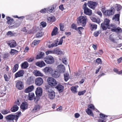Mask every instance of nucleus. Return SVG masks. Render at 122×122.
<instances>
[{
    "label": "nucleus",
    "mask_w": 122,
    "mask_h": 122,
    "mask_svg": "<svg viewBox=\"0 0 122 122\" xmlns=\"http://www.w3.org/2000/svg\"><path fill=\"white\" fill-rule=\"evenodd\" d=\"M87 19L85 15L81 16L77 18V22L79 25H82L84 26L86 24Z\"/></svg>",
    "instance_id": "f257e3e1"
},
{
    "label": "nucleus",
    "mask_w": 122,
    "mask_h": 122,
    "mask_svg": "<svg viewBox=\"0 0 122 122\" xmlns=\"http://www.w3.org/2000/svg\"><path fill=\"white\" fill-rule=\"evenodd\" d=\"M21 114V112L17 113L16 115L11 114L5 117L6 119H8L9 121L11 120L12 122H13V120H15L16 122Z\"/></svg>",
    "instance_id": "f03ea898"
},
{
    "label": "nucleus",
    "mask_w": 122,
    "mask_h": 122,
    "mask_svg": "<svg viewBox=\"0 0 122 122\" xmlns=\"http://www.w3.org/2000/svg\"><path fill=\"white\" fill-rule=\"evenodd\" d=\"M46 90L48 92L47 94L49 98L51 99H54L55 96V93L51 89V87L47 86L46 87Z\"/></svg>",
    "instance_id": "7ed1b4c3"
},
{
    "label": "nucleus",
    "mask_w": 122,
    "mask_h": 122,
    "mask_svg": "<svg viewBox=\"0 0 122 122\" xmlns=\"http://www.w3.org/2000/svg\"><path fill=\"white\" fill-rule=\"evenodd\" d=\"M87 4L85 3L82 6V9L84 10V13L86 15H91L92 14V11L86 6Z\"/></svg>",
    "instance_id": "20e7f679"
},
{
    "label": "nucleus",
    "mask_w": 122,
    "mask_h": 122,
    "mask_svg": "<svg viewBox=\"0 0 122 122\" xmlns=\"http://www.w3.org/2000/svg\"><path fill=\"white\" fill-rule=\"evenodd\" d=\"M47 81L49 84L52 86H54L57 84L56 80L52 77H49L47 79Z\"/></svg>",
    "instance_id": "39448f33"
},
{
    "label": "nucleus",
    "mask_w": 122,
    "mask_h": 122,
    "mask_svg": "<svg viewBox=\"0 0 122 122\" xmlns=\"http://www.w3.org/2000/svg\"><path fill=\"white\" fill-rule=\"evenodd\" d=\"M44 60L45 62L48 64H51L54 62V58L52 56H50L44 58Z\"/></svg>",
    "instance_id": "423d86ee"
},
{
    "label": "nucleus",
    "mask_w": 122,
    "mask_h": 122,
    "mask_svg": "<svg viewBox=\"0 0 122 122\" xmlns=\"http://www.w3.org/2000/svg\"><path fill=\"white\" fill-rule=\"evenodd\" d=\"M97 4V3L96 2L89 1H88L87 4L89 7L93 9H95Z\"/></svg>",
    "instance_id": "0eeeda50"
},
{
    "label": "nucleus",
    "mask_w": 122,
    "mask_h": 122,
    "mask_svg": "<svg viewBox=\"0 0 122 122\" xmlns=\"http://www.w3.org/2000/svg\"><path fill=\"white\" fill-rule=\"evenodd\" d=\"M114 9L113 8H112L110 9L106 10L105 15L106 16H110L113 15L114 14Z\"/></svg>",
    "instance_id": "6e6552de"
},
{
    "label": "nucleus",
    "mask_w": 122,
    "mask_h": 122,
    "mask_svg": "<svg viewBox=\"0 0 122 122\" xmlns=\"http://www.w3.org/2000/svg\"><path fill=\"white\" fill-rule=\"evenodd\" d=\"M57 71L60 73H63L65 71V67L64 66L62 65H60L57 67Z\"/></svg>",
    "instance_id": "1a4fd4ad"
},
{
    "label": "nucleus",
    "mask_w": 122,
    "mask_h": 122,
    "mask_svg": "<svg viewBox=\"0 0 122 122\" xmlns=\"http://www.w3.org/2000/svg\"><path fill=\"white\" fill-rule=\"evenodd\" d=\"M43 82V79L41 78L38 77L36 78L35 81V83L36 85L40 86Z\"/></svg>",
    "instance_id": "9d476101"
},
{
    "label": "nucleus",
    "mask_w": 122,
    "mask_h": 122,
    "mask_svg": "<svg viewBox=\"0 0 122 122\" xmlns=\"http://www.w3.org/2000/svg\"><path fill=\"white\" fill-rule=\"evenodd\" d=\"M24 73V71L22 70H20L15 74V78L22 76Z\"/></svg>",
    "instance_id": "9b49d317"
},
{
    "label": "nucleus",
    "mask_w": 122,
    "mask_h": 122,
    "mask_svg": "<svg viewBox=\"0 0 122 122\" xmlns=\"http://www.w3.org/2000/svg\"><path fill=\"white\" fill-rule=\"evenodd\" d=\"M35 93L36 96L38 97L41 96L42 93V89L39 87L37 88L36 89Z\"/></svg>",
    "instance_id": "f8f14e48"
},
{
    "label": "nucleus",
    "mask_w": 122,
    "mask_h": 122,
    "mask_svg": "<svg viewBox=\"0 0 122 122\" xmlns=\"http://www.w3.org/2000/svg\"><path fill=\"white\" fill-rule=\"evenodd\" d=\"M100 118L102 119H99L98 121V122H106V121L105 120L106 118L107 117V116L105 115L102 113L100 114Z\"/></svg>",
    "instance_id": "ddd939ff"
},
{
    "label": "nucleus",
    "mask_w": 122,
    "mask_h": 122,
    "mask_svg": "<svg viewBox=\"0 0 122 122\" xmlns=\"http://www.w3.org/2000/svg\"><path fill=\"white\" fill-rule=\"evenodd\" d=\"M109 38L110 40L112 42L114 43H116L117 41L119 39H120L119 37L118 36L117 37H115L114 36H112L110 35L109 36Z\"/></svg>",
    "instance_id": "4468645a"
},
{
    "label": "nucleus",
    "mask_w": 122,
    "mask_h": 122,
    "mask_svg": "<svg viewBox=\"0 0 122 122\" xmlns=\"http://www.w3.org/2000/svg\"><path fill=\"white\" fill-rule=\"evenodd\" d=\"M17 88L19 90H21L23 88V83L22 81H20L17 82L16 85Z\"/></svg>",
    "instance_id": "2eb2a0df"
},
{
    "label": "nucleus",
    "mask_w": 122,
    "mask_h": 122,
    "mask_svg": "<svg viewBox=\"0 0 122 122\" xmlns=\"http://www.w3.org/2000/svg\"><path fill=\"white\" fill-rule=\"evenodd\" d=\"M28 103L25 102H23L20 106V108L23 110L27 109L28 108Z\"/></svg>",
    "instance_id": "dca6fc26"
},
{
    "label": "nucleus",
    "mask_w": 122,
    "mask_h": 122,
    "mask_svg": "<svg viewBox=\"0 0 122 122\" xmlns=\"http://www.w3.org/2000/svg\"><path fill=\"white\" fill-rule=\"evenodd\" d=\"M56 7L55 5H53L51 6L48 8H46L47 12L49 13H51L56 8Z\"/></svg>",
    "instance_id": "f3484780"
},
{
    "label": "nucleus",
    "mask_w": 122,
    "mask_h": 122,
    "mask_svg": "<svg viewBox=\"0 0 122 122\" xmlns=\"http://www.w3.org/2000/svg\"><path fill=\"white\" fill-rule=\"evenodd\" d=\"M54 54H56L59 55H63L64 53L61 49L59 48H56L54 49Z\"/></svg>",
    "instance_id": "a211bd4d"
},
{
    "label": "nucleus",
    "mask_w": 122,
    "mask_h": 122,
    "mask_svg": "<svg viewBox=\"0 0 122 122\" xmlns=\"http://www.w3.org/2000/svg\"><path fill=\"white\" fill-rule=\"evenodd\" d=\"M111 31L113 32H115L116 33H119L122 32V29L119 27H117L114 29H111Z\"/></svg>",
    "instance_id": "6ab92c4d"
},
{
    "label": "nucleus",
    "mask_w": 122,
    "mask_h": 122,
    "mask_svg": "<svg viewBox=\"0 0 122 122\" xmlns=\"http://www.w3.org/2000/svg\"><path fill=\"white\" fill-rule=\"evenodd\" d=\"M8 43L11 47H15L16 46V42L14 40L10 41Z\"/></svg>",
    "instance_id": "aec40b11"
},
{
    "label": "nucleus",
    "mask_w": 122,
    "mask_h": 122,
    "mask_svg": "<svg viewBox=\"0 0 122 122\" xmlns=\"http://www.w3.org/2000/svg\"><path fill=\"white\" fill-rule=\"evenodd\" d=\"M90 29L92 31L96 30L97 28L96 24L93 23H90L89 25Z\"/></svg>",
    "instance_id": "412c9836"
},
{
    "label": "nucleus",
    "mask_w": 122,
    "mask_h": 122,
    "mask_svg": "<svg viewBox=\"0 0 122 122\" xmlns=\"http://www.w3.org/2000/svg\"><path fill=\"white\" fill-rule=\"evenodd\" d=\"M34 88L33 85L30 86L26 89L25 90V92L26 93H28L32 91Z\"/></svg>",
    "instance_id": "4be33fe9"
},
{
    "label": "nucleus",
    "mask_w": 122,
    "mask_h": 122,
    "mask_svg": "<svg viewBox=\"0 0 122 122\" xmlns=\"http://www.w3.org/2000/svg\"><path fill=\"white\" fill-rule=\"evenodd\" d=\"M36 65L37 66L40 67H42L45 65V63L43 61L37 62L36 63Z\"/></svg>",
    "instance_id": "5701e85b"
},
{
    "label": "nucleus",
    "mask_w": 122,
    "mask_h": 122,
    "mask_svg": "<svg viewBox=\"0 0 122 122\" xmlns=\"http://www.w3.org/2000/svg\"><path fill=\"white\" fill-rule=\"evenodd\" d=\"M33 73L36 76H43V74L39 71L37 70H35L33 71Z\"/></svg>",
    "instance_id": "b1692460"
},
{
    "label": "nucleus",
    "mask_w": 122,
    "mask_h": 122,
    "mask_svg": "<svg viewBox=\"0 0 122 122\" xmlns=\"http://www.w3.org/2000/svg\"><path fill=\"white\" fill-rule=\"evenodd\" d=\"M59 91V92H62L64 89V87L62 85H57L56 87Z\"/></svg>",
    "instance_id": "393cba45"
},
{
    "label": "nucleus",
    "mask_w": 122,
    "mask_h": 122,
    "mask_svg": "<svg viewBox=\"0 0 122 122\" xmlns=\"http://www.w3.org/2000/svg\"><path fill=\"white\" fill-rule=\"evenodd\" d=\"M120 14H116L113 18V19L116 21H117L119 24Z\"/></svg>",
    "instance_id": "a878e982"
},
{
    "label": "nucleus",
    "mask_w": 122,
    "mask_h": 122,
    "mask_svg": "<svg viewBox=\"0 0 122 122\" xmlns=\"http://www.w3.org/2000/svg\"><path fill=\"white\" fill-rule=\"evenodd\" d=\"M21 66L22 69H26L28 66V64L27 62L25 61L21 64Z\"/></svg>",
    "instance_id": "bb28decb"
},
{
    "label": "nucleus",
    "mask_w": 122,
    "mask_h": 122,
    "mask_svg": "<svg viewBox=\"0 0 122 122\" xmlns=\"http://www.w3.org/2000/svg\"><path fill=\"white\" fill-rule=\"evenodd\" d=\"M43 71L46 73H50L51 72L52 70L51 67H46L43 69Z\"/></svg>",
    "instance_id": "cd10ccee"
},
{
    "label": "nucleus",
    "mask_w": 122,
    "mask_h": 122,
    "mask_svg": "<svg viewBox=\"0 0 122 122\" xmlns=\"http://www.w3.org/2000/svg\"><path fill=\"white\" fill-rule=\"evenodd\" d=\"M58 28L56 27H55L51 33V36H53L57 34L58 33Z\"/></svg>",
    "instance_id": "c85d7f7f"
},
{
    "label": "nucleus",
    "mask_w": 122,
    "mask_h": 122,
    "mask_svg": "<svg viewBox=\"0 0 122 122\" xmlns=\"http://www.w3.org/2000/svg\"><path fill=\"white\" fill-rule=\"evenodd\" d=\"M101 26L102 29L103 30H106L107 28H109V25L103 23L101 24Z\"/></svg>",
    "instance_id": "c756f323"
},
{
    "label": "nucleus",
    "mask_w": 122,
    "mask_h": 122,
    "mask_svg": "<svg viewBox=\"0 0 122 122\" xmlns=\"http://www.w3.org/2000/svg\"><path fill=\"white\" fill-rule=\"evenodd\" d=\"M19 107L17 105H15L11 108V110L12 112H15L17 111Z\"/></svg>",
    "instance_id": "7c9ffc66"
},
{
    "label": "nucleus",
    "mask_w": 122,
    "mask_h": 122,
    "mask_svg": "<svg viewBox=\"0 0 122 122\" xmlns=\"http://www.w3.org/2000/svg\"><path fill=\"white\" fill-rule=\"evenodd\" d=\"M122 9V7L121 5L119 4L116 5L115 6V9L118 11L119 13H120V10Z\"/></svg>",
    "instance_id": "2f4dec72"
},
{
    "label": "nucleus",
    "mask_w": 122,
    "mask_h": 122,
    "mask_svg": "<svg viewBox=\"0 0 122 122\" xmlns=\"http://www.w3.org/2000/svg\"><path fill=\"white\" fill-rule=\"evenodd\" d=\"M34 94L33 92L30 93L29 94L28 98L29 100H33L34 98Z\"/></svg>",
    "instance_id": "473e14b6"
},
{
    "label": "nucleus",
    "mask_w": 122,
    "mask_h": 122,
    "mask_svg": "<svg viewBox=\"0 0 122 122\" xmlns=\"http://www.w3.org/2000/svg\"><path fill=\"white\" fill-rule=\"evenodd\" d=\"M33 79L32 77H30L28 78L27 81V83L28 84H30L33 82Z\"/></svg>",
    "instance_id": "72a5a7b5"
},
{
    "label": "nucleus",
    "mask_w": 122,
    "mask_h": 122,
    "mask_svg": "<svg viewBox=\"0 0 122 122\" xmlns=\"http://www.w3.org/2000/svg\"><path fill=\"white\" fill-rule=\"evenodd\" d=\"M6 19L7 20V23L8 24H11L14 21L13 19L9 17H7Z\"/></svg>",
    "instance_id": "f704fd0d"
},
{
    "label": "nucleus",
    "mask_w": 122,
    "mask_h": 122,
    "mask_svg": "<svg viewBox=\"0 0 122 122\" xmlns=\"http://www.w3.org/2000/svg\"><path fill=\"white\" fill-rule=\"evenodd\" d=\"M60 75V73L56 71H55V72L52 74V76L56 78L59 77Z\"/></svg>",
    "instance_id": "c9c22d12"
},
{
    "label": "nucleus",
    "mask_w": 122,
    "mask_h": 122,
    "mask_svg": "<svg viewBox=\"0 0 122 122\" xmlns=\"http://www.w3.org/2000/svg\"><path fill=\"white\" fill-rule=\"evenodd\" d=\"M19 68V64H16L13 67L12 72L13 73L15 72Z\"/></svg>",
    "instance_id": "e433bc0d"
},
{
    "label": "nucleus",
    "mask_w": 122,
    "mask_h": 122,
    "mask_svg": "<svg viewBox=\"0 0 122 122\" xmlns=\"http://www.w3.org/2000/svg\"><path fill=\"white\" fill-rule=\"evenodd\" d=\"M86 112L87 113L90 115L93 116L94 115L92 111L90 110L89 108H87L86 110Z\"/></svg>",
    "instance_id": "4c0bfd02"
},
{
    "label": "nucleus",
    "mask_w": 122,
    "mask_h": 122,
    "mask_svg": "<svg viewBox=\"0 0 122 122\" xmlns=\"http://www.w3.org/2000/svg\"><path fill=\"white\" fill-rule=\"evenodd\" d=\"M48 20L49 21L48 22H53L55 21L56 19L55 17H48L47 18Z\"/></svg>",
    "instance_id": "58836bf2"
},
{
    "label": "nucleus",
    "mask_w": 122,
    "mask_h": 122,
    "mask_svg": "<svg viewBox=\"0 0 122 122\" xmlns=\"http://www.w3.org/2000/svg\"><path fill=\"white\" fill-rule=\"evenodd\" d=\"M65 81H67L69 78V75L68 73H66L64 74Z\"/></svg>",
    "instance_id": "ea45409f"
},
{
    "label": "nucleus",
    "mask_w": 122,
    "mask_h": 122,
    "mask_svg": "<svg viewBox=\"0 0 122 122\" xmlns=\"http://www.w3.org/2000/svg\"><path fill=\"white\" fill-rule=\"evenodd\" d=\"M44 53L43 52H41L39 54L40 57H39V55H37L36 56V58L37 59H41L42 58V57L44 56Z\"/></svg>",
    "instance_id": "a19ab883"
},
{
    "label": "nucleus",
    "mask_w": 122,
    "mask_h": 122,
    "mask_svg": "<svg viewBox=\"0 0 122 122\" xmlns=\"http://www.w3.org/2000/svg\"><path fill=\"white\" fill-rule=\"evenodd\" d=\"M43 35V33L41 31H40L38 32L36 35V37L37 38L41 37Z\"/></svg>",
    "instance_id": "79ce46f5"
},
{
    "label": "nucleus",
    "mask_w": 122,
    "mask_h": 122,
    "mask_svg": "<svg viewBox=\"0 0 122 122\" xmlns=\"http://www.w3.org/2000/svg\"><path fill=\"white\" fill-rule=\"evenodd\" d=\"M83 29L82 27H78L76 30L78 31L79 34H82V31Z\"/></svg>",
    "instance_id": "37998d69"
},
{
    "label": "nucleus",
    "mask_w": 122,
    "mask_h": 122,
    "mask_svg": "<svg viewBox=\"0 0 122 122\" xmlns=\"http://www.w3.org/2000/svg\"><path fill=\"white\" fill-rule=\"evenodd\" d=\"M40 107L39 105H36L34 108L33 109V111L34 112H36L39 110Z\"/></svg>",
    "instance_id": "c03bdc74"
},
{
    "label": "nucleus",
    "mask_w": 122,
    "mask_h": 122,
    "mask_svg": "<svg viewBox=\"0 0 122 122\" xmlns=\"http://www.w3.org/2000/svg\"><path fill=\"white\" fill-rule=\"evenodd\" d=\"M18 52V51L17 50L13 49H12L11 50L10 53L11 55H14L15 54H17Z\"/></svg>",
    "instance_id": "a18cd8bd"
},
{
    "label": "nucleus",
    "mask_w": 122,
    "mask_h": 122,
    "mask_svg": "<svg viewBox=\"0 0 122 122\" xmlns=\"http://www.w3.org/2000/svg\"><path fill=\"white\" fill-rule=\"evenodd\" d=\"M71 90L72 92L74 93L77 92L76 88L75 86H72L71 87Z\"/></svg>",
    "instance_id": "49530a36"
},
{
    "label": "nucleus",
    "mask_w": 122,
    "mask_h": 122,
    "mask_svg": "<svg viewBox=\"0 0 122 122\" xmlns=\"http://www.w3.org/2000/svg\"><path fill=\"white\" fill-rule=\"evenodd\" d=\"M10 112V111L7 110H3L1 112L3 114H6Z\"/></svg>",
    "instance_id": "de8ad7c7"
},
{
    "label": "nucleus",
    "mask_w": 122,
    "mask_h": 122,
    "mask_svg": "<svg viewBox=\"0 0 122 122\" xmlns=\"http://www.w3.org/2000/svg\"><path fill=\"white\" fill-rule=\"evenodd\" d=\"M54 54V49L53 51L48 50L46 52V55H48L49 54Z\"/></svg>",
    "instance_id": "09e8293b"
},
{
    "label": "nucleus",
    "mask_w": 122,
    "mask_h": 122,
    "mask_svg": "<svg viewBox=\"0 0 122 122\" xmlns=\"http://www.w3.org/2000/svg\"><path fill=\"white\" fill-rule=\"evenodd\" d=\"M60 29L62 31H64L65 29H64V25L63 24L60 23L59 24Z\"/></svg>",
    "instance_id": "8fccbe9b"
},
{
    "label": "nucleus",
    "mask_w": 122,
    "mask_h": 122,
    "mask_svg": "<svg viewBox=\"0 0 122 122\" xmlns=\"http://www.w3.org/2000/svg\"><path fill=\"white\" fill-rule=\"evenodd\" d=\"M15 33H14L11 31H9L7 33V35L8 36H13Z\"/></svg>",
    "instance_id": "3c124183"
},
{
    "label": "nucleus",
    "mask_w": 122,
    "mask_h": 122,
    "mask_svg": "<svg viewBox=\"0 0 122 122\" xmlns=\"http://www.w3.org/2000/svg\"><path fill=\"white\" fill-rule=\"evenodd\" d=\"M65 36H64L62 37L60 39L59 41L58 45H61L63 43V39H65Z\"/></svg>",
    "instance_id": "603ef678"
},
{
    "label": "nucleus",
    "mask_w": 122,
    "mask_h": 122,
    "mask_svg": "<svg viewBox=\"0 0 122 122\" xmlns=\"http://www.w3.org/2000/svg\"><path fill=\"white\" fill-rule=\"evenodd\" d=\"M110 21V20L108 19H105L104 20V22L103 23L106 24H107L109 25V23Z\"/></svg>",
    "instance_id": "864d4df0"
},
{
    "label": "nucleus",
    "mask_w": 122,
    "mask_h": 122,
    "mask_svg": "<svg viewBox=\"0 0 122 122\" xmlns=\"http://www.w3.org/2000/svg\"><path fill=\"white\" fill-rule=\"evenodd\" d=\"M100 31H95L94 33V35L95 37L98 36L100 33Z\"/></svg>",
    "instance_id": "5fc2aeb1"
},
{
    "label": "nucleus",
    "mask_w": 122,
    "mask_h": 122,
    "mask_svg": "<svg viewBox=\"0 0 122 122\" xmlns=\"http://www.w3.org/2000/svg\"><path fill=\"white\" fill-rule=\"evenodd\" d=\"M40 41V40H35L34 41L32 44L34 45H36L39 43Z\"/></svg>",
    "instance_id": "6e6d98bb"
},
{
    "label": "nucleus",
    "mask_w": 122,
    "mask_h": 122,
    "mask_svg": "<svg viewBox=\"0 0 122 122\" xmlns=\"http://www.w3.org/2000/svg\"><path fill=\"white\" fill-rule=\"evenodd\" d=\"M109 27L110 28L109 29H115L116 27V26L114 24H111L110 25H109Z\"/></svg>",
    "instance_id": "4d7b16f0"
},
{
    "label": "nucleus",
    "mask_w": 122,
    "mask_h": 122,
    "mask_svg": "<svg viewBox=\"0 0 122 122\" xmlns=\"http://www.w3.org/2000/svg\"><path fill=\"white\" fill-rule=\"evenodd\" d=\"M86 92L85 90H84L81 91L79 92H78V94L79 96L81 95H83Z\"/></svg>",
    "instance_id": "13d9d810"
},
{
    "label": "nucleus",
    "mask_w": 122,
    "mask_h": 122,
    "mask_svg": "<svg viewBox=\"0 0 122 122\" xmlns=\"http://www.w3.org/2000/svg\"><path fill=\"white\" fill-rule=\"evenodd\" d=\"M46 25V23L44 22H42L41 23L40 26H42L43 27H45Z\"/></svg>",
    "instance_id": "bf43d9fd"
},
{
    "label": "nucleus",
    "mask_w": 122,
    "mask_h": 122,
    "mask_svg": "<svg viewBox=\"0 0 122 122\" xmlns=\"http://www.w3.org/2000/svg\"><path fill=\"white\" fill-rule=\"evenodd\" d=\"M96 62L98 64H101L102 63L101 59L100 58H98L96 60Z\"/></svg>",
    "instance_id": "052dcab7"
},
{
    "label": "nucleus",
    "mask_w": 122,
    "mask_h": 122,
    "mask_svg": "<svg viewBox=\"0 0 122 122\" xmlns=\"http://www.w3.org/2000/svg\"><path fill=\"white\" fill-rule=\"evenodd\" d=\"M57 46V45L56 43H52L49 46V47L50 48L53 47L54 46Z\"/></svg>",
    "instance_id": "680f3d73"
},
{
    "label": "nucleus",
    "mask_w": 122,
    "mask_h": 122,
    "mask_svg": "<svg viewBox=\"0 0 122 122\" xmlns=\"http://www.w3.org/2000/svg\"><path fill=\"white\" fill-rule=\"evenodd\" d=\"M40 12L42 13H46L47 12L46 8H44L43 9H41L40 11Z\"/></svg>",
    "instance_id": "e2e57ef3"
},
{
    "label": "nucleus",
    "mask_w": 122,
    "mask_h": 122,
    "mask_svg": "<svg viewBox=\"0 0 122 122\" xmlns=\"http://www.w3.org/2000/svg\"><path fill=\"white\" fill-rule=\"evenodd\" d=\"M71 28L73 29L76 30L77 28L76 25L74 24H73L71 25Z\"/></svg>",
    "instance_id": "0e129e2a"
},
{
    "label": "nucleus",
    "mask_w": 122,
    "mask_h": 122,
    "mask_svg": "<svg viewBox=\"0 0 122 122\" xmlns=\"http://www.w3.org/2000/svg\"><path fill=\"white\" fill-rule=\"evenodd\" d=\"M62 62L65 65H66L67 63L66 62V60L65 58H63L62 59Z\"/></svg>",
    "instance_id": "69168bd1"
},
{
    "label": "nucleus",
    "mask_w": 122,
    "mask_h": 122,
    "mask_svg": "<svg viewBox=\"0 0 122 122\" xmlns=\"http://www.w3.org/2000/svg\"><path fill=\"white\" fill-rule=\"evenodd\" d=\"M4 76L5 81H9V79L7 76L6 74H4Z\"/></svg>",
    "instance_id": "338daca9"
},
{
    "label": "nucleus",
    "mask_w": 122,
    "mask_h": 122,
    "mask_svg": "<svg viewBox=\"0 0 122 122\" xmlns=\"http://www.w3.org/2000/svg\"><path fill=\"white\" fill-rule=\"evenodd\" d=\"M88 108L91 109L93 110H94L95 108L94 106L92 104H91L89 106H88Z\"/></svg>",
    "instance_id": "774afa93"
}]
</instances>
